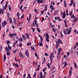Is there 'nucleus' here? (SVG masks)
Here are the masks:
<instances>
[{
  "label": "nucleus",
  "instance_id": "1",
  "mask_svg": "<svg viewBox=\"0 0 78 78\" xmlns=\"http://www.w3.org/2000/svg\"><path fill=\"white\" fill-rule=\"evenodd\" d=\"M2 6H3V8L2 9H0V15L1 14V13L2 14H3V11L6 9L7 4H5V7L3 5H2Z\"/></svg>",
  "mask_w": 78,
  "mask_h": 78
},
{
  "label": "nucleus",
  "instance_id": "2",
  "mask_svg": "<svg viewBox=\"0 0 78 78\" xmlns=\"http://www.w3.org/2000/svg\"><path fill=\"white\" fill-rule=\"evenodd\" d=\"M45 37H46V41L47 42H49V35L48 34H44Z\"/></svg>",
  "mask_w": 78,
  "mask_h": 78
},
{
  "label": "nucleus",
  "instance_id": "3",
  "mask_svg": "<svg viewBox=\"0 0 78 78\" xmlns=\"http://www.w3.org/2000/svg\"><path fill=\"white\" fill-rule=\"evenodd\" d=\"M17 35V33H13L12 34H11V33H9V37H11V38H12V36H16Z\"/></svg>",
  "mask_w": 78,
  "mask_h": 78
},
{
  "label": "nucleus",
  "instance_id": "4",
  "mask_svg": "<svg viewBox=\"0 0 78 78\" xmlns=\"http://www.w3.org/2000/svg\"><path fill=\"white\" fill-rule=\"evenodd\" d=\"M47 10V5L46 4L44 5V9L43 10V11H41V14H43L44 11H46Z\"/></svg>",
  "mask_w": 78,
  "mask_h": 78
},
{
  "label": "nucleus",
  "instance_id": "5",
  "mask_svg": "<svg viewBox=\"0 0 78 78\" xmlns=\"http://www.w3.org/2000/svg\"><path fill=\"white\" fill-rule=\"evenodd\" d=\"M2 25L3 27H4L5 26V25L8 24V22L6 21L5 20H4L3 22H2Z\"/></svg>",
  "mask_w": 78,
  "mask_h": 78
},
{
  "label": "nucleus",
  "instance_id": "6",
  "mask_svg": "<svg viewBox=\"0 0 78 78\" xmlns=\"http://www.w3.org/2000/svg\"><path fill=\"white\" fill-rule=\"evenodd\" d=\"M45 76L44 75L43 76V75L42 74V72H41L39 74V78H45Z\"/></svg>",
  "mask_w": 78,
  "mask_h": 78
},
{
  "label": "nucleus",
  "instance_id": "7",
  "mask_svg": "<svg viewBox=\"0 0 78 78\" xmlns=\"http://www.w3.org/2000/svg\"><path fill=\"white\" fill-rule=\"evenodd\" d=\"M50 9H51L50 10L51 12H52L53 11L54 9H55L54 8V7H53V5H50Z\"/></svg>",
  "mask_w": 78,
  "mask_h": 78
},
{
  "label": "nucleus",
  "instance_id": "8",
  "mask_svg": "<svg viewBox=\"0 0 78 78\" xmlns=\"http://www.w3.org/2000/svg\"><path fill=\"white\" fill-rule=\"evenodd\" d=\"M54 57H55L54 56V55H53V53H51L50 55L49 58L50 59H51V58H53Z\"/></svg>",
  "mask_w": 78,
  "mask_h": 78
},
{
  "label": "nucleus",
  "instance_id": "9",
  "mask_svg": "<svg viewBox=\"0 0 78 78\" xmlns=\"http://www.w3.org/2000/svg\"><path fill=\"white\" fill-rule=\"evenodd\" d=\"M25 54L27 57H29V53H28V51L27 50L25 51Z\"/></svg>",
  "mask_w": 78,
  "mask_h": 78
},
{
  "label": "nucleus",
  "instance_id": "10",
  "mask_svg": "<svg viewBox=\"0 0 78 78\" xmlns=\"http://www.w3.org/2000/svg\"><path fill=\"white\" fill-rule=\"evenodd\" d=\"M18 40L19 41H20V42H22L23 41V38L22 37H19L18 38Z\"/></svg>",
  "mask_w": 78,
  "mask_h": 78
},
{
  "label": "nucleus",
  "instance_id": "11",
  "mask_svg": "<svg viewBox=\"0 0 78 78\" xmlns=\"http://www.w3.org/2000/svg\"><path fill=\"white\" fill-rule=\"evenodd\" d=\"M72 31V27H70L69 28V30L67 32L68 34H69L70 33H71V31Z\"/></svg>",
  "mask_w": 78,
  "mask_h": 78
},
{
  "label": "nucleus",
  "instance_id": "12",
  "mask_svg": "<svg viewBox=\"0 0 78 78\" xmlns=\"http://www.w3.org/2000/svg\"><path fill=\"white\" fill-rule=\"evenodd\" d=\"M62 63L63 64H64V67H63V68H64V67H66V66H67V63L66 62H62Z\"/></svg>",
  "mask_w": 78,
  "mask_h": 78
},
{
  "label": "nucleus",
  "instance_id": "13",
  "mask_svg": "<svg viewBox=\"0 0 78 78\" xmlns=\"http://www.w3.org/2000/svg\"><path fill=\"white\" fill-rule=\"evenodd\" d=\"M56 44H57L56 46V49H57L58 48V46H59V43L57 41H56Z\"/></svg>",
  "mask_w": 78,
  "mask_h": 78
},
{
  "label": "nucleus",
  "instance_id": "14",
  "mask_svg": "<svg viewBox=\"0 0 78 78\" xmlns=\"http://www.w3.org/2000/svg\"><path fill=\"white\" fill-rule=\"evenodd\" d=\"M70 2L71 3L69 5V6H70L71 5H73V0H71L70 1Z\"/></svg>",
  "mask_w": 78,
  "mask_h": 78
},
{
  "label": "nucleus",
  "instance_id": "15",
  "mask_svg": "<svg viewBox=\"0 0 78 78\" xmlns=\"http://www.w3.org/2000/svg\"><path fill=\"white\" fill-rule=\"evenodd\" d=\"M37 0V2L38 3H43V1L42 0Z\"/></svg>",
  "mask_w": 78,
  "mask_h": 78
},
{
  "label": "nucleus",
  "instance_id": "16",
  "mask_svg": "<svg viewBox=\"0 0 78 78\" xmlns=\"http://www.w3.org/2000/svg\"><path fill=\"white\" fill-rule=\"evenodd\" d=\"M57 42L59 43L60 44H62V42L61 41V40L59 39H58L57 41Z\"/></svg>",
  "mask_w": 78,
  "mask_h": 78
},
{
  "label": "nucleus",
  "instance_id": "17",
  "mask_svg": "<svg viewBox=\"0 0 78 78\" xmlns=\"http://www.w3.org/2000/svg\"><path fill=\"white\" fill-rule=\"evenodd\" d=\"M9 22L11 24H12V19L11 17L9 18Z\"/></svg>",
  "mask_w": 78,
  "mask_h": 78
},
{
  "label": "nucleus",
  "instance_id": "18",
  "mask_svg": "<svg viewBox=\"0 0 78 78\" xmlns=\"http://www.w3.org/2000/svg\"><path fill=\"white\" fill-rule=\"evenodd\" d=\"M63 33H64V34L65 35H67V32L66 31V30H65V29H63Z\"/></svg>",
  "mask_w": 78,
  "mask_h": 78
},
{
  "label": "nucleus",
  "instance_id": "19",
  "mask_svg": "<svg viewBox=\"0 0 78 78\" xmlns=\"http://www.w3.org/2000/svg\"><path fill=\"white\" fill-rule=\"evenodd\" d=\"M22 38L23 40H26L27 39V38H26V37H25V36L23 35H22Z\"/></svg>",
  "mask_w": 78,
  "mask_h": 78
},
{
  "label": "nucleus",
  "instance_id": "20",
  "mask_svg": "<svg viewBox=\"0 0 78 78\" xmlns=\"http://www.w3.org/2000/svg\"><path fill=\"white\" fill-rule=\"evenodd\" d=\"M66 13L65 12V11H64L63 12L62 18H65V17H66Z\"/></svg>",
  "mask_w": 78,
  "mask_h": 78
},
{
  "label": "nucleus",
  "instance_id": "21",
  "mask_svg": "<svg viewBox=\"0 0 78 78\" xmlns=\"http://www.w3.org/2000/svg\"><path fill=\"white\" fill-rule=\"evenodd\" d=\"M19 56L20 57V58H23V55L21 53H19Z\"/></svg>",
  "mask_w": 78,
  "mask_h": 78
},
{
  "label": "nucleus",
  "instance_id": "22",
  "mask_svg": "<svg viewBox=\"0 0 78 78\" xmlns=\"http://www.w3.org/2000/svg\"><path fill=\"white\" fill-rule=\"evenodd\" d=\"M57 14H58V12L57 11H55L53 13V14L54 16H55V15H56Z\"/></svg>",
  "mask_w": 78,
  "mask_h": 78
},
{
  "label": "nucleus",
  "instance_id": "23",
  "mask_svg": "<svg viewBox=\"0 0 78 78\" xmlns=\"http://www.w3.org/2000/svg\"><path fill=\"white\" fill-rule=\"evenodd\" d=\"M57 19L58 21H62V20L60 19L59 17H57Z\"/></svg>",
  "mask_w": 78,
  "mask_h": 78
},
{
  "label": "nucleus",
  "instance_id": "24",
  "mask_svg": "<svg viewBox=\"0 0 78 78\" xmlns=\"http://www.w3.org/2000/svg\"><path fill=\"white\" fill-rule=\"evenodd\" d=\"M60 33L61 34V37H64V36H63V35H62V31L60 32Z\"/></svg>",
  "mask_w": 78,
  "mask_h": 78
},
{
  "label": "nucleus",
  "instance_id": "25",
  "mask_svg": "<svg viewBox=\"0 0 78 78\" xmlns=\"http://www.w3.org/2000/svg\"><path fill=\"white\" fill-rule=\"evenodd\" d=\"M13 23L15 24V25H16L17 23H16V19H14L13 21Z\"/></svg>",
  "mask_w": 78,
  "mask_h": 78
},
{
  "label": "nucleus",
  "instance_id": "26",
  "mask_svg": "<svg viewBox=\"0 0 78 78\" xmlns=\"http://www.w3.org/2000/svg\"><path fill=\"white\" fill-rule=\"evenodd\" d=\"M69 74L70 76H71L72 75V71L71 70L69 71Z\"/></svg>",
  "mask_w": 78,
  "mask_h": 78
},
{
  "label": "nucleus",
  "instance_id": "27",
  "mask_svg": "<svg viewBox=\"0 0 78 78\" xmlns=\"http://www.w3.org/2000/svg\"><path fill=\"white\" fill-rule=\"evenodd\" d=\"M74 67H75L76 69H77V66H76V64L75 62L74 63Z\"/></svg>",
  "mask_w": 78,
  "mask_h": 78
},
{
  "label": "nucleus",
  "instance_id": "28",
  "mask_svg": "<svg viewBox=\"0 0 78 78\" xmlns=\"http://www.w3.org/2000/svg\"><path fill=\"white\" fill-rule=\"evenodd\" d=\"M6 55L5 54L4 55V61H5L6 60Z\"/></svg>",
  "mask_w": 78,
  "mask_h": 78
},
{
  "label": "nucleus",
  "instance_id": "29",
  "mask_svg": "<svg viewBox=\"0 0 78 78\" xmlns=\"http://www.w3.org/2000/svg\"><path fill=\"white\" fill-rule=\"evenodd\" d=\"M78 19V18H76L75 19H73V21L74 22H76V20H77Z\"/></svg>",
  "mask_w": 78,
  "mask_h": 78
},
{
  "label": "nucleus",
  "instance_id": "30",
  "mask_svg": "<svg viewBox=\"0 0 78 78\" xmlns=\"http://www.w3.org/2000/svg\"><path fill=\"white\" fill-rule=\"evenodd\" d=\"M52 30L55 32V33H56V29H55L54 28V27H53L52 28Z\"/></svg>",
  "mask_w": 78,
  "mask_h": 78
},
{
  "label": "nucleus",
  "instance_id": "31",
  "mask_svg": "<svg viewBox=\"0 0 78 78\" xmlns=\"http://www.w3.org/2000/svg\"><path fill=\"white\" fill-rule=\"evenodd\" d=\"M31 15L30 14L29 16V20H30V19H31Z\"/></svg>",
  "mask_w": 78,
  "mask_h": 78
},
{
  "label": "nucleus",
  "instance_id": "32",
  "mask_svg": "<svg viewBox=\"0 0 78 78\" xmlns=\"http://www.w3.org/2000/svg\"><path fill=\"white\" fill-rule=\"evenodd\" d=\"M8 48H9V49H11V47L10 46H9V44H8Z\"/></svg>",
  "mask_w": 78,
  "mask_h": 78
},
{
  "label": "nucleus",
  "instance_id": "33",
  "mask_svg": "<svg viewBox=\"0 0 78 78\" xmlns=\"http://www.w3.org/2000/svg\"><path fill=\"white\" fill-rule=\"evenodd\" d=\"M31 48L32 50H33L34 51L35 50V49H34V47H31Z\"/></svg>",
  "mask_w": 78,
  "mask_h": 78
},
{
  "label": "nucleus",
  "instance_id": "34",
  "mask_svg": "<svg viewBox=\"0 0 78 78\" xmlns=\"http://www.w3.org/2000/svg\"><path fill=\"white\" fill-rule=\"evenodd\" d=\"M47 66L48 67V68H50V64L49 63H48L47 64Z\"/></svg>",
  "mask_w": 78,
  "mask_h": 78
},
{
  "label": "nucleus",
  "instance_id": "35",
  "mask_svg": "<svg viewBox=\"0 0 78 78\" xmlns=\"http://www.w3.org/2000/svg\"><path fill=\"white\" fill-rule=\"evenodd\" d=\"M37 2V0H34L33 1V5H34L36 2Z\"/></svg>",
  "mask_w": 78,
  "mask_h": 78
},
{
  "label": "nucleus",
  "instance_id": "36",
  "mask_svg": "<svg viewBox=\"0 0 78 78\" xmlns=\"http://www.w3.org/2000/svg\"><path fill=\"white\" fill-rule=\"evenodd\" d=\"M10 43V41L8 40L7 41H6V43L8 45V44Z\"/></svg>",
  "mask_w": 78,
  "mask_h": 78
},
{
  "label": "nucleus",
  "instance_id": "37",
  "mask_svg": "<svg viewBox=\"0 0 78 78\" xmlns=\"http://www.w3.org/2000/svg\"><path fill=\"white\" fill-rule=\"evenodd\" d=\"M9 11H11V6H9Z\"/></svg>",
  "mask_w": 78,
  "mask_h": 78
},
{
  "label": "nucleus",
  "instance_id": "38",
  "mask_svg": "<svg viewBox=\"0 0 78 78\" xmlns=\"http://www.w3.org/2000/svg\"><path fill=\"white\" fill-rule=\"evenodd\" d=\"M22 7H23V6L22 5L20 7V9L21 10V11H23V9H22Z\"/></svg>",
  "mask_w": 78,
  "mask_h": 78
},
{
  "label": "nucleus",
  "instance_id": "39",
  "mask_svg": "<svg viewBox=\"0 0 78 78\" xmlns=\"http://www.w3.org/2000/svg\"><path fill=\"white\" fill-rule=\"evenodd\" d=\"M35 56L37 57V59H39V57H38V56L36 53L35 54Z\"/></svg>",
  "mask_w": 78,
  "mask_h": 78
},
{
  "label": "nucleus",
  "instance_id": "40",
  "mask_svg": "<svg viewBox=\"0 0 78 78\" xmlns=\"http://www.w3.org/2000/svg\"><path fill=\"white\" fill-rule=\"evenodd\" d=\"M59 55H60V52H59L58 53L57 58H58V56H59Z\"/></svg>",
  "mask_w": 78,
  "mask_h": 78
},
{
  "label": "nucleus",
  "instance_id": "41",
  "mask_svg": "<svg viewBox=\"0 0 78 78\" xmlns=\"http://www.w3.org/2000/svg\"><path fill=\"white\" fill-rule=\"evenodd\" d=\"M5 49L7 51H9V49L8 48V47H6L5 48Z\"/></svg>",
  "mask_w": 78,
  "mask_h": 78
},
{
  "label": "nucleus",
  "instance_id": "42",
  "mask_svg": "<svg viewBox=\"0 0 78 78\" xmlns=\"http://www.w3.org/2000/svg\"><path fill=\"white\" fill-rule=\"evenodd\" d=\"M45 55L46 56H49V54H47V53H45Z\"/></svg>",
  "mask_w": 78,
  "mask_h": 78
},
{
  "label": "nucleus",
  "instance_id": "43",
  "mask_svg": "<svg viewBox=\"0 0 78 78\" xmlns=\"http://www.w3.org/2000/svg\"><path fill=\"white\" fill-rule=\"evenodd\" d=\"M37 30L39 32V33H41V30H40L39 29V28H37Z\"/></svg>",
  "mask_w": 78,
  "mask_h": 78
},
{
  "label": "nucleus",
  "instance_id": "44",
  "mask_svg": "<svg viewBox=\"0 0 78 78\" xmlns=\"http://www.w3.org/2000/svg\"><path fill=\"white\" fill-rule=\"evenodd\" d=\"M40 67V65H38V68L37 69V71H38V70H39V67Z\"/></svg>",
  "mask_w": 78,
  "mask_h": 78
},
{
  "label": "nucleus",
  "instance_id": "45",
  "mask_svg": "<svg viewBox=\"0 0 78 78\" xmlns=\"http://www.w3.org/2000/svg\"><path fill=\"white\" fill-rule=\"evenodd\" d=\"M71 19H73L74 18V15H72L71 16Z\"/></svg>",
  "mask_w": 78,
  "mask_h": 78
},
{
  "label": "nucleus",
  "instance_id": "46",
  "mask_svg": "<svg viewBox=\"0 0 78 78\" xmlns=\"http://www.w3.org/2000/svg\"><path fill=\"white\" fill-rule=\"evenodd\" d=\"M72 13H73V12H71L70 13H69V15L70 16H72Z\"/></svg>",
  "mask_w": 78,
  "mask_h": 78
},
{
  "label": "nucleus",
  "instance_id": "47",
  "mask_svg": "<svg viewBox=\"0 0 78 78\" xmlns=\"http://www.w3.org/2000/svg\"><path fill=\"white\" fill-rule=\"evenodd\" d=\"M7 55L9 56V55H10V53L8 51H7Z\"/></svg>",
  "mask_w": 78,
  "mask_h": 78
},
{
  "label": "nucleus",
  "instance_id": "48",
  "mask_svg": "<svg viewBox=\"0 0 78 78\" xmlns=\"http://www.w3.org/2000/svg\"><path fill=\"white\" fill-rule=\"evenodd\" d=\"M67 56H69V55H70V52H67Z\"/></svg>",
  "mask_w": 78,
  "mask_h": 78
},
{
  "label": "nucleus",
  "instance_id": "49",
  "mask_svg": "<svg viewBox=\"0 0 78 78\" xmlns=\"http://www.w3.org/2000/svg\"><path fill=\"white\" fill-rule=\"evenodd\" d=\"M21 23H22L21 22L19 23L17 25L18 26H20V25H21Z\"/></svg>",
  "mask_w": 78,
  "mask_h": 78
},
{
  "label": "nucleus",
  "instance_id": "50",
  "mask_svg": "<svg viewBox=\"0 0 78 78\" xmlns=\"http://www.w3.org/2000/svg\"><path fill=\"white\" fill-rule=\"evenodd\" d=\"M24 17V14H23V16L20 18L21 19H22V18H23Z\"/></svg>",
  "mask_w": 78,
  "mask_h": 78
},
{
  "label": "nucleus",
  "instance_id": "51",
  "mask_svg": "<svg viewBox=\"0 0 78 78\" xmlns=\"http://www.w3.org/2000/svg\"><path fill=\"white\" fill-rule=\"evenodd\" d=\"M61 48H60L58 49V51L59 52H61Z\"/></svg>",
  "mask_w": 78,
  "mask_h": 78
},
{
  "label": "nucleus",
  "instance_id": "52",
  "mask_svg": "<svg viewBox=\"0 0 78 78\" xmlns=\"http://www.w3.org/2000/svg\"><path fill=\"white\" fill-rule=\"evenodd\" d=\"M31 29H32L33 32H34V31H35V30L34 29V28H31Z\"/></svg>",
  "mask_w": 78,
  "mask_h": 78
},
{
  "label": "nucleus",
  "instance_id": "53",
  "mask_svg": "<svg viewBox=\"0 0 78 78\" xmlns=\"http://www.w3.org/2000/svg\"><path fill=\"white\" fill-rule=\"evenodd\" d=\"M28 77L29 78H31V75H30V74H28Z\"/></svg>",
  "mask_w": 78,
  "mask_h": 78
},
{
  "label": "nucleus",
  "instance_id": "54",
  "mask_svg": "<svg viewBox=\"0 0 78 78\" xmlns=\"http://www.w3.org/2000/svg\"><path fill=\"white\" fill-rule=\"evenodd\" d=\"M64 58H65L67 59V56L65 55L64 56Z\"/></svg>",
  "mask_w": 78,
  "mask_h": 78
},
{
  "label": "nucleus",
  "instance_id": "55",
  "mask_svg": "<svg viewBox=\"0 0 78 78\" xmlns=\"http://www.w3.org/2000/svg\"><path fill=\"white\" fill-rule=\"evenodd\" d=\"M27 45H31V43H27Z\"/></svg>",
  "mask_w": 78,
  "mask_h": 78
},
{
  "label": "nucleus",
  "instance_id": "56",
  "mask_svg": "<svg viewBox=\"0 0 78 78\" xmlns=\"http://www.w3.org/2000/svg\"><path fill=\"white\" fill-rule=\"evenodd\" d=\"M54 69H55V68L54 67L52 66L51 68V71H52L53 70H54Z\"/></svg>",
  "mask_w": 78,
  "mask_h": 78
},
{
  "label": "nucleus",
  "instance_id": "57",
  "mask_svg": "<svg viewBox=\"0 0 78 78\" xmlns=\"http://www.w3.org/2000/svg\"><path fill=\"white\" fill-rule=\"evenodd\" d=\"M17 16H20V13H19V12H18L17 13Z\"/></svg>",
  "mask_w": 78,
  "mask_h": 78
},
{
  "label": "nucleus",
  "instance_id": "58",
  "mask_svg": "<svg viewBox=\"0 0 78 78\" xmlns=\"http://www.w3.org/2000/svg\"><path fill=\"white\" fill-rule=\"evenodd\" d=\"M17 51L16 50H15L13 51V53H16V51Z\"/></svg>",
  "mask_w": 78,
  "mask_h": 78
},
{
  "label": "nucleus",
  "instance_id": "59",
  "mask_svg": "<svg viewBox=\"0 0 78 78\" xmlns=\"http://www.w3.org/2000/svg\"><path fill=\"white\" fill-rule=\"evenodd\" d=\"M34 23H35V25H36L37 24V21H36V20H34Z\"/></svg>",
  "mask_w": 78,
  "mask_h": 78
},
{
  "label": "nucleus",
  "instance_id": "60",
  "mask_svg": "<svg viewBox=\"0 0 78 78\" xmlns=\"http://www.w3.org/2000/svg\"><path fill=\"white\" fill-rule=\"evenodd\" d=\"M55 27V26L54 25H52L50 27L51 28H52V27Z\"/></svg>",
  "mask_w": 78,
  "mask_h": 78
},
{
  "label": "nucleus",
  "instance_id": "61",
  "mask_svg": "<svg viewBox=\"0 0 78 78\" xmlns=\"http://www.w3.org/2000/svg\"><path fill=\"white\" fill-rule=\"evenodd\" d=\"M43 61L44 62V63L45 62V58L44 57V59L43 60Z\"/></svg>",
  "mask_w": 78,
  "mask_h": 78
},
{
  "label": "nucleus",
  "instance_id": "62",
  "mask_svg": "<svg viewBox=\"0 0 78 78\" xmlns=\"http://www.w3.org/2000/svg\"><path fill=\"white\" fill-rule=\"evenodd\" d=\"M64 22L65 23V24L66 23H67V21H66V20H64Z\"/></svg>",
  "mask_w": 78,
  "mask_h": 78
},
{
  "label": "nucleus",
  "instance_id": "63",
  "mask_svg": "<svg viewBox=\"0 0 78 78\" xmlns=\"http://www.w3.org/2000/svg\"><path fill=\"white\" fill-rule=\"evenodd\" d=\"M40 46H42V43H40Z\"/></svg>",
  "mask_w": 78,
  "mask_h": 78
},
{
  "label": "nucleus",
  "instance_id": "64",
  "mask_svg": "<svg viewBox=\"0 0 78 78\" xmlns=\"http://www.w3.org/2000/svg\"><path fill=\"white\" fill-rule=\"evenodd\" d=\"M19 47H22V44H20L19 45Z\"/></svg>",
  "mask_w": 78,
  "mask_h": 78
}]
</instances>
